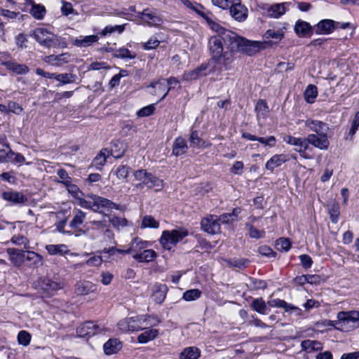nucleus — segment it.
I'll return each mask as SVG.
<instances>
[{"label":"nucleus","instance_id":"obj_19","mask_svg":"<svg viewBox=\"0 0 359 359\" xmlns=\"http://www.w3.org/2000/svg\"><path fill=\"white\" fill-rule=\"evenodd\" d=\"M305 126L309 128L310 130L314 132L315 135L327 134L329 130L328 125L319 120L307 119L305 121Z\"/></svg>","mask_w":359,"mask_h":359},{"label":"nucleus","instance_id":"obj_18","mask_svg":"<svg viewBox=\"0 0 359 359\" xmlns=\"http://www.w3.org/2000/svg\"><path fill=\"white\" fill-rule=\"evenodd\" d=\"M267 304L271 307L283 308L286 312H295L297 316H300L302 314V310L300 309L288 304L285 300L280 299H270L267 302Z\"/></svg>","mask_w":359,"mask_h":359},{"label":"nucleus","instance_id":"obj_12","mask_svg":"<svg viewBox=\"0 0 359 359\" xmlns=\"http://www.w3.org/2000/svg\"><path fill=\"white\" fill-rule=\"evenodd\" d=\"M231 17L238 21L243 22L248 18V8L241 4V0H233L229 7Z\"/></svg>","mask_w":359,"mask_h":359},{"label":"nucleus","instance_id":"obj_16","mask_svg":"<svg viewBox=\"0 0 359 359\" xmlns=\"http://www.w3.org/2000/svg\"><path fill=\"white\" fill-rule=\"evenodd\" d=\"M4 200L13 205H22L27 202V198L22 193L17 191H7L1 194Z\"/></svg>","mask_w":359,"mask_h":359},{"label":"nucleus","instance_id":"obj_44","mask_svg":"<svg viewBox=\"0 0 359 359\" xmlns=\"http://www.w3.org/2000/svg\"><path fill=\"white\" fill-rule=\"evenodd\" d=\"M318 96V90L316 86L309 85L304 92V99L308 103H313Z\"/></svg>","mask_w":359,"mask_h":359},{"label":"nucleus","instance_id":"obj_24","mask_svg":"<svg viewBox=\"0 0 359 359\" xmlns=\"http://www.w3.org/2000/svg\"><path fill=\"white\" fill-rule=\"evenodd\" d=\"M73 59L72 56L68 53H63L59 55H51L45 57V61L51 65L61 66L68 63Z\"/></svg>","mask_w":359,"mask_h":359},{"label":"nucleus","instance_id":"obj_56","mask_svg":"<svg viewBox=\"0 0 359 359\" xmlns=\"http://www.w3.org/2000/svg\"><path fill=\"white\" fill-rule=\"evenodd\" d=\"M124 30L123 25H109L105 27L102 32H100L101 35L106 36L109 34L114 33L115 32H118V33H122Z\"/></svg>","mask_w":359,"mask_h":359},{"label":"nucleus","instance_id":"obj_45","mask_svg":"<svg viewBox=\"0 0 359 359\" xmlns=\"http://www.w3.org/2000/svg\"><path fill=\"white\" fill-rule=\"evenodd\" d=\"M46 8L41 4H33L32 8L29 11L30 14L37 20H41L44 18L46 14Z\"/></svg>","mask_w":359,"mask_h":359},{"label":"nucleus","instance_id":"obj_40","mask_svg":"<svg viewBox=\"0 0 359 359\" xmlns=\"http://www.w3.org/2000/svg\"><path fill=\"white\" fill-rule=\"evenodd\" d=\"M241 212V208H233L232 212L231 213H224L221 215L218 218V222H221L222 224H228L231 222L235 220V219L238 217V215Z\"/></svg>","mask_w":359,"mask_h":359},{"label":"nucleus","instance_id":"obj_63","mask_svg":"<svg viewBox=\"0 0 359 359\" xmlns=\"http://www.w3.org/2000/svg\"><path fill=\"white\" fill-rule=\"evenodd\" d=\"M54 78L62 83H69L74 81V76L72 74H55Z\"/></svg>","mask_w":359,"mask_h":359},{"label":"nucleus","instance_id":"obj_32","mask_svg":"<svg viewBox=\"0 0 359 359\" xmlns=\"http://www.w3.org/2000/svg\"><path fill=\"white\" fill-rule=\"evenodd\" d=\"M287 161L284 154L273 155L266 163L265 167L267 170L273 171Z\"/></svg>","mask_w":359,"mask_h":359},{"label":"nucleus","instance_id":"obj_25","mask_svg":"<svg viewBox=\"0 0 359 359\" xmlns=\"http://www.w3.org/2000/svg\"><path fill=\"white\" fill-rule=\"evenodd\" d=\"M90 229H89V235L91 238L95 239L102 232H109V226L102 221L90 222Z\"/></svg>","mask_w":359,"mask_h":359},{"label":"nucleus","instance_id":"obj_49","mask_svg":"<svg viewBox=\"0 0 359 359\" xmlns=\"http://www.w3.org/2000/svg\"><path fill=\"white\" fill-rule=\"evenodd\" d=\"M125 148L122 143L116 142L113 143L111 149V154L116 158H119L123 156Z\"/></svg>","mask_w":359,"mask_h":359},{"label":"nucleus","instance_id":"obj_23","mask_svg":"<svg viewBox=\"0 0 359 359\" xmlns=\"http://www.w3.org/2000/svg\"><path fill=\"white\" fill-rule=\"evenodd\" d=\"M99 40L97 35L81 36L72 39V44L78 48H87Z\"/></svg>","mask_w":359,"mask_h":359},{"label":"nucleus","instance_id":"obj_60","mask_svg":"<svg viewBox=\"0 0 359 359\" xmlns=\"http://www.w3.org/2000/svg\"><path fill=\"white\" fill-rule=\"evenodd\" d=\"M276 246L278 250L288 251L291 247V243L287 238H280L276 242Z\"/></svg>","mask_w":359,"mask_h":359},{"label":"nucleus","instance_id":"obj_17","mask_svg":"<svg viewBox=\"0 0 359 359\" xmlns=\"http://www.w3.org/2000/svg\"><path fill=\"white\" fill-rule=\"evenodd\" d=\"M286 29V24H278V25L273 27L271 29H268L264 33V38L265 39H272L275 40L276 42H279L284 38Z\"/></svg>","mask_w":359,"mask_h":359},{"label":"nucleus","instance_id":"obj_27","mask_svg":"<svg viewBox=\"0 0 359 359\" xmlns=\"http://www.w3.org/2000/svg\"><path fill=\"white\" fill-rule=\"evenodd\" d=\"M151 245L148 241H144L139 238H135L130 243V248L126 250L128 254H137L142 252V250H145Z\"/></svg>","mask_w":359,"mask_h":359},{"label":"nucleus","instance_id":"obj_21","mask_svg":"<svg viewBox=\"0 0 359 359\" xmlns=\"http://www.w3.org/2000/svg\"><path fill=\"white\" fill-rule=\"evenodd\" d=\"M75 292L79 295H87L97 292V286L90 281L82 280L76 285Z\"/></svg>","mask_w":359,"mask_h":359},{"label":"nucleus","instance_id":"obj_34","mask_svg":"<svg viewBox=\"0 0 359 359\" xmlns=\"http://www.w3.org/2000/svg\"><path fill=\"white\" fill-rule=\"evenodd\" d=\"M301 346L302 350L306 351L307 353L319 351L323 348L322 344L320 341L310 339L302 341Z\"/></svg>","mask_w":359,"mask_h":359},{"label":"nucleus","instance_id":"obj_39","mask_svg":"<svg viewBox=\"0 0 359 359\" xmlns=\"http://www.w3.org/2000/svg\"><path fill=\"white\" fill-rule=\"evenodd\" d=\"M294 31L297 35L306 36L311 32V26L309 22L299 20L295 24Z\"/></svg>","mask_w":359,"mask_h":359},{"label":"nucleus","instance_id":"obj_13","mask_svg":"<svg viewBox=\"0 0 359 359\" xmlns=\"http://www.w3.org/2000/svg\"><path fill=\"white\" fill-rule=\"evenodd\" d=\"M306 140L309 147V144H311L320 150H327L330 146L327 134H309L306 137Z\"/></svg>","mask_w":359,"mask_h":359},{"label":"nucleus","instance_id":"obj_64","mask_svg":"<svg viewBox=\"0 0 359 359\" xmlns=\"http://www.w3.org/2000/svg\"><path fill=\"white\" fill-rule=\"evenodd\" d=\"M329 214L330 219L333 223H337L339 215V208L337 204H334L332 208L329 209Z\"/></svg>","mask_w":359,"mask_h":359},{"label":"nucleus","instance_id":"obj_51","mask_svg":"<svg viewBox=\"0 0 359 359\" xmlns=\"http://www.w3.org/2000/svg\"><path fill=\"white\" fill-rule=\"evenodd\" d=\"M181 2L187 8L194 11L198 15L201 16V13L205 11L203 6L196 2H191L189 0H180Z\"/></svg>","mask_w":359,"mask_h":359},{"label":"nucleus","instance_id":"obj_47","mask_svg":"<svg viewBox=\"0 0 359 359\" xmlns=\"http://www.w3.org/2000/svg\"><path fill=\"white\" fill-rule=\"evenodd\" d=\"M136 53L129 50L126 48H120L114 53V56L121 59H133L136 57Z\"/></svg>","mask_w":359,"mask_h":359},{"label":"nucleus","instance_id":"obj_37","mask_svg":"<svg viewBox=\"0 0 359 359\" xmlns=\"http://www.w3.org/2000/svg\"><path fill=\"white\" fill-rule=\"evenodd\" d=\"M267 305L268 304L266 303L262 297H260L253 299L250 304V307L252 310L260 314H266L268 310Z\"/></svg>","mask_w":359,"mask_h":359},{"label":"nucleus","instance_id":"obj_30","mask_svg":"<svg viewBox=\"0 0 359 359\" xmlns=\"http://www.w3.org/2000/svg\"><path fill=\"white\" fill-rule=\"evenodd\" d=\"M25 260L29 262L32 268L37 269L43 264V257L34 251H26Z\"/></svg>","mask_w":359,"mask_h":359},{"label":"nucleus","instance_id":"obj_7","mask_svg":"<svg viewBox=\"0 0 359 359\" xmlns=\"http://www.w3.org/2000/svg\"><path fill=\"white\" fill-rule=\"evenodd\" d=\"M290 5V3L289 2L274 4L272 5L263 4L259 6V8L263 15L271 18H279L289 9Z\"/></svg>","mask_w":359,"mask_h":359},{"label":"nucleus","instance_id":"obj_9","mask_svg":"<svg viewBox=\"0 0 359 359\" xmlns=\"http://www.w3.org/2000/svg\"><path fill=\"white\" fill-rule=\"evenodd\" d=\"M90 198L93 199V210L100 213H104L112 209L119 210V205H116L111 201L96 195H92Z\"/></svg>","mask_w":359,"mask_h":359},{"label":"nucleus","instance_id":"obj_55","mask_svg":"<svg viewBox=\"0 0 359 359\" xmlns=\"http://www.w3.org/2000/svg\"><path fill=\"white\" fill-rule=\"evenodd\" d=\"M130 168L127 165H119L114 171V174L119 180H125L129 173Z\"/></svg>","mask_w":359,"mask_h":359},{"label":"nucleus","instance_id":"obj_3","mask_svg":"<svg viewBox=\"0 0 359 359\" xmlns=\"http://www.w3.org/2000/svg\"><path fill=\"white\" fill-rule=\"evenodd\" d=\"M151 325L144 316L126 318L117 323L118 328L122 332H138Z\"/></svg>","mask_w":359,"mask_h":359},{"label":"nucleus","instance_id":"obj_41","mask_svg":"<svg viewBox=\"0 0 359 359\" xmlns=\"http://www.w3.org/2000/svg\"><path fill=\"white\" fill-rule=\"evenodd\" d=\"M156 257V252L153 250H144L142 252L133 255V257L140 261L149 262Z\"/></svg>","mask_w":359,"mask_h":359},{"label":"nucleus","instance_id":"obj_29","mask_svg":"<svg viewBox=\"0 0 359 359\" xmlns=\"http://www.w3.org/2000/svg\"><path fill=\"white\" fill-rule=\"evenodd\" d=\"M190 147L193 148H208L211 146L209 142L203 141L198 135L197 130H193L189 137Z\"/></svg>","mask_w":359,"mask_h":359},{"label":"nucleus","instance_id":"obj_46","mask_svg":"<svg viewBox=\"0 0 359 359\" xmlns=\"http://www.w3.org/2000/svg\"><path fill=\"white\" fill-rule=\"evenodd\" d=\"M85 218L86 214L83 211L80 210H76L73 219L69 222L70 227L73 229L78 228L83 224Z\"/></svg>","mask_w":359,"mask_h":359},{"label":"nucleus","instance_id":"obj_20","mask_svg":"<svg viewBox=\"0 0 359 359\" xmlns=\"http://www.w3.org/2000/svg\"><path fill=\"white\" fill-rule=\"evenodd\" d=\"M336 29V22L325 19L320 20L315 27L316 33L318 34H330Z\"/></svg>","mask_w":359,"mask_h":359},{"label":"nucleus","instance_id":"obj_35","mask_svg":"<svg viewBox=\"0 0 359 359\" xmlns=\"http://www.w3.org/2000/svg\"><path fill=\"white\" fill-rule=\"evenodd\" d=\"M207 69H192L184 73L182 78L184 81H191L194 79H197L202 76H205L208 74H210V71L208 72H205Z\"/></svg>","mask_w":359,"mask_h":359},{"label":"nucleus","instance_id":"obj_52","mask_svg":"<svg viewBox=\"0 0 359 359\" xmlns=\"http://www.w3.org/2000/svg\"><path fill=\"white\" fill-rule=\"evenodd\" d=\"M178 81L175 78H170L168 80L163 79V81L158 82V91L163 88V95L161 100L163 99L169 91V88L167 89L166 86L170 85L172 86L173 84H177Z\"/></svg>","mask_w":359,"mask_h":359},{"label":"nucleus","instance_id":"obj_38","mask_svg":"<svg viewBox=\"0 0 359 359\" xmlns=\"http://www.w3.org/2000/svg\"><path fill=\"white\" fill-rule=\"evenodd\" d=\"M187 148L186 140L182 137H177L173 144L172 153L175 156L182 155L187 151Z\"/></svg>","mask_w":359,"mask_h":359},{"label":"nucleus","instance_id":"obj_22","mask_svg":"<svg viewBox=\"0 0 359 359\" xmlns=\"http://www.w3.org/2000/svg\"><path fill=\"white\" fill-rule=\"evenodd\" d=\"M7 253L9 259L15 266L20 267L25 262L26 251L16 248H8Z\"/></svg>","mask_w":359,"mask_h":359},{"label":"nucleus","instance_id":"obj_4","mask_svg":"<svg viewBox=\"0 0 359 359\" xmlns=\"http://www.w3.org/2000/svg\"><path fill=\"white\" fill-rule=\"evenodd\" d=\"M34 39L41 45L48 48L63 47L65 42L62 39L48 31L46 28L40 27L34 31Z\"/></svg>","mask_w":359,"mask_h":359},{"label":"nucleus","instance_id":"obj_31","mask_svg":"<svg viewBox=\"0 0 359 359\" xmlns=\"http://www.w3.org/2000/svg\"><path fill=\"white\" fill-rule=\"evenodd\" d=\"M48 253L50 255H60L64 256L69 253V250L67 245L65 244H59V245H53L50 244L47 245L45 247Z\"/></svg>","mask_w":359,"mask_h":359},{"label":"nucleus","instance_id":"obj_61","mask_svg":"<svg viewBox=\"0 0 359 359\" xmlns=\"http://www.w3.org/2000/svg\"><path fill=\"white\" fill-rule=\"evenodd\" d=\"M189 27L186 23L181 22H175L172 24L171 30L184 35L186 34L185 29H187Z\"/></svg>","mask_w":359,"mask_h":359},{"label":"nucleus","instance_id":"obj_26","mask_svg":"<svg viewBox=\"0 0 359 359\" xmlns=\"http://www.w3.org/2000/svg\"><path fill=\"white\" fill-rule=\"evenodd\" d=\"M138 18L142 23L148 26H155L157 21V16L155 11L146 8L142 12L138 13Z\"/></svg>","mask_w":359,"mask_h":359},{"label":"nucleus","instance_id":"obj_43","mask_svg":"<svg viewBox=\"0 0 359 359\" xmlns=\"http://www.w3.org/2000/svg\"><path fill=\"white\" fill-rule=\"evenodd\" d=\"M109 156V151L107 149L102 150L93 159V163L97 169H100L102 167L106 161L107 157Z\"/></svg>","mask_w":359,"mask_h":359},{"label":"nucleus","instance_id":"obj_14","mask_svg":"<svg viewBox=\"0 0 359 359\" xmlns=\"http://www.w3.org/2000/svg\"><path fill=\"white\" fill-rule=\"evenodd\" d=\"M201 229L210 234H216L220 232V224L217 218L213 215H210L201 219Z\"/></svg>","mask_w":359,"mask_h":359},{"label":"nucleus","instance_id":"obj_28","mask_svg":"<svg viewBox=\"0 0 359 359\" xmlns=\"http://www.w3.org/2000/svg\"><path fill=\"white\" fill-rule=\"evenodd\" d=\"M121 348V341L116 338L109 339L103 346L104 352L107 355L114 354L120 351Z\"/></svg>","mask_w":359,"mask_h":359},{"label":"nucleus","instance_id":"obj_1","mask_svg":"<svg viewBox=\"0 0 359 359\" xmlns=\"http://www.w3.org/2000/svg\"><path fill=\"white\" fill-rule=\"evenodd\" d=\"M228 34L229 36V47L233 53L237 51L252 55L266 48V42L250 41L236 33H229Z\"/></svg>","mask_w":359,"mask_h":359},{"label":"nucleus","instance_id":"obj_54","mask_svg":"<svg viewBox=\"0 0 359 359\" xmlns=\"http://www.w3.org/2000/svg\"><path fill=\"white\" fill-rule=\"evenodd\" d=\"M0 65H4L7 67H22L20 65H15L10 55L6 53H0Z\"/></svg>","mask_w":359,"mask_h":359},{"label":"nucleus","instance_id":"obj_57","mask_svg":"<svg viewBox=\"0 0 359 359\" xmlns=\"http://www.w3.org/2000/svg\"><path fill=\"white\" fill-rule=\"evenodd\" d=\"M31 335L25 330L20 331L18 334V341L20 344L27 346L30 343Z\"/></svg>","mask_w":359,"mask_h":359},{"label":"nucleus","instance_id":"obj_33","mask_svg":"<svg viewBox=\"0 0 359 359\" xmlns=\"http://www.w3.org/2000/svg\"><path fill=\"white\" fill-rule=\"evenodd\" d=\"M201 355V351L196 346L185 348L180 355V359H198Z\"/></svg>","mask_w":359,"mask_h":359},{"label":"nucleus","instance_id":"obj_53","mask_svg":"<svg viewBox=\"0 0 359 359\" xmlns=\"http://www.w3.org/2000/svg\"><path fill=\"white\" fill-rule=\"evenodd\" d=\"M246 226L248 228L249 236L252 238L259 239L265 236V231H259L256 229L252 224L246 223Z\"/></svg>","mask_w":359,"mask_h":359},{"label":"nucleus","instance_id":"obj_58","mask_svg":"<svg viewBox=\"0 0 359 359\" xmlns=\"http://www.w3.org/2000/svg\"><path fill=\"white\" fill-rule=\"evenodd\" d=\"M155 109V104H151L137 111V115L140 117L149 116L154 112Z\"/></svg>","mask_w":359,"mask_h":359},{"label":"nucleus","instance_id":"obj_42","mask_svg":"<svg viewBox=\"0 0 359 359\" xmlns=\"http://www.w3.org/2000/svg\"><path fill=\"white\" fill-rule=\"evenodd\" d=\"M41 287L43 290L50 293L60 290L62 285L60 283L46 278L43 280Z\"/></svg>","mask_w":359,"mask_h":359},{"label":"nucleus","instance_id":"obj_59","mask_svg":"<svg viewBox=\"0 0 359 359\" xmlns=\"http://www.w3.org/2000/svg\"><path fill=\"white\" fill-rule=\"evenodd\" d=\"M110 223L117 229L123 228L128 225V220L123 217H113L109 219Z\"/></svg>","mask_w":359,"mask_h":359},{"label":"nucleus","instance_id":"obj_8","mask_svg":"<svg viewBox=\"0 0 359 359\" xmlns=\"http://www.w3.org/2000/svg\"><path fill=\"white\" fill-rule=\"evenodd\" d=\"M107 331L108 329L104 325H97L91 321L84 323L76 329L79 337H91L95 334L105 333Z\"/></svg>","mask_w":359,"mask_h":359},{"label":"nucleus","instance_id":"obj_50","mask_svg":"<svg viewBox=\"0 0 359 359\" xmlns=\"http://www.w3.org/2000/svg\"><path fill=\"white\" fill-rule=\"evenodd\" d=\"M0 149V163H8L11 161L15 152L10 148Z\"/></svg>","mask_w":359,"mask_h":359},{"label":"nucleus","instance_id":"obj_6","mask_svg":"<svg viewBox=\"0 0 359 359\" xmlns=\"http://www.w3.org/2000/svg\"><path fill=\"white\" fill-rule=\"evenodd\" d=\"M283 140L285 143L295 146L294 150L299 154L302 158L305 159L313 158L309 152L312 149L308 146L306 137H295L290 135H287L283 137Z\"/></svg>","mask_w":359,"mask_h":359},{"label":"nucleus","instance_id":"obj_15","mask_svg":"<svg viewBox=\"0 0 359 359\" xmlns=\"http://www.w3.org/2000/svg\"><path fill=\"white\" fill-rule=\"evenodd\" d=\"M338 325L341 329L350 323H355L359 321V312L357 311H340L337 313Z\"/></svg>","mask_w":359,"mask_h":359},{"label":"nucleus","instance_id":"obj_11","mask_svg":"<svg viewBox=\"0 0 359 359\" xmlns=\"http://www.w3.org/2000/svg\"><path fill=\"white\" fill-rule=\"evenodd\" d=\"M201 17L205 20L206 23L212 31L219 34L218 36L223 35V37L226 38V39H228L229 41V36L228 34L232 32L229 30H226L217 22H216L211 13L205 10L203 13H201Z\"/></svg>","mask_w":359,"mask_h":359},{"label":"nucleus","instance_id":"obj_10","mask_svg":"<svg viewBox=\"0 0 359 359\" xmlns=\"http://www.w3.org/2000/svg\"><path fill=\"white\" fill-rule=\"evenodd\" d=\"M135 180L140 182L135 185L137 189H142L144 186L150 189L155 185L156 178L144 170H137L133 172Z\"/></svg>","mask_w":359,"mask_h":359},{"label":"nucleus","instance_id":"obj_62","mask_svg":"<svg viewBox=\"0 0 359 359\" xmlns=\"http://www.w3.org/2000/svg\"><path fill=\"white\" fill-rule=\"evenodd\" d=\"M255 110L258 114L265 115L269 111V107L265 100H259L255 106Z\"/></svg>","mask_w":359,"mask_h":359},{"label":"nucleus","instance_id":"obj_5","mask_svg":"<svg viewBox=\"0 0 359 359\" xmlns=\"http://www.w3.org/2000/svg\"><path fill=\"white\" fill-rule=\"evenodd\" d=\"M188 231L184 229L172 231H164L160 238V243L163 249L170 250L178 242L188 236Z\"/></svg>","mask_w":359,"mask_h":359},{"label":"nucleus","instance_id":"obj_48","mask_svg":"<svg viewBox=\"0 0 359 359\" xmlns=\"http://www.w3.org/2000/svg\"><path fill=\"white\" fill-rule=\"evenodd\" d=\"M202 292L198 289L188 290L183 294L182 298L187 302L194 301L201 297Z\"/></svg>","mask_w":359,"mask_h":359},{"label":"nucleus","instance_id":"obj_2","mask_svg":"<svg viewBox=\"0 0 359 359\" xmlns=\"http://www.w3.org/2000/svg\"><path fill=\"white\" fill-rule=\"evenodd\" d=\"M225 39L222 36H214L209 39L208 46L212 60L217 65H228L233 60L232 50L224 52L222 39Z\"/></svg>","mask_w":359,"mask_h":359},{"label":"nucleus","instance_id":"obj_36","mask_svg":"<svg viewBox=\"0 0 359 359\" xmlns=\"http://www.w3.org/2000/svg\"><path fill=\"white\" fill-rule=\"evenodd\" d=\"M144 329V332L137 337V341L140 344H145L153 340L157 336V330L154 328Z\"/></svg>","mask_w":359,"mask_h":359}]
</instances>
